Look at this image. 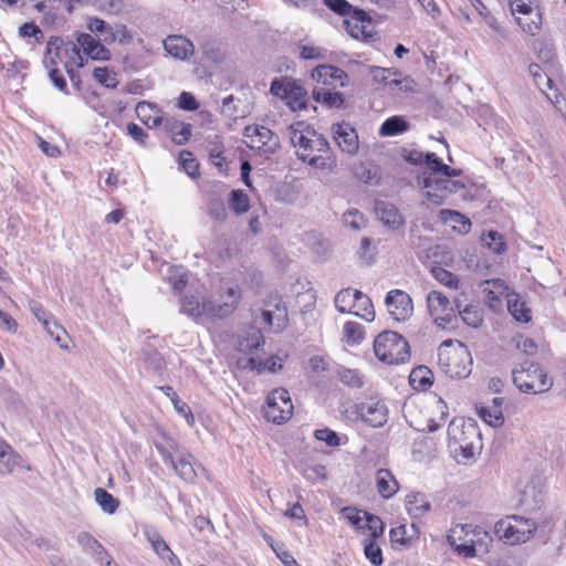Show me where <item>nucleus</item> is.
Here are the masks:
<instances>
[{
  "instance_id": "obj_55",
  "label": "nucleus",
  "mask_w": 566,
  "mask_h": 566,
  "mask_svg": "<svg viewBox=\"0 0 566 566\" xmlns=\"http://www.w3.org/2000/svg\"><path fill=\"white\" fill-rule=\"evenodd\" d=\"M324 3L335 13L347 19L357 8L346 0H324Z\"/></svg>"
},
{
  "instance_id": "obj_57",
  "label": "nucleus",
  "mask_w": 566,
  "mask_h": 566,
  "mask_svg": "<svg viewBox=\"0 0 566 566\" xmlns=\"http://www.w3.org/2000/svg\"><path fill=\"white\" fill-rule=\"evenodd\" d=\"M528 71L531 75L534 77L535 85L544 92V87H552V80L542 72V69L538 64H531L528 66Z\"/></svg>"
},
{
  "instance_id": "obj_60",
  "label": "nucleus",
  "mask_w": 566,
  "mask_h": 566,
  "mask_svg": "<svg viewBox=\"0 0 566 566\" xmlns=\"http://www.w3.org/2000/svg\"><path fill=\"white\" fill-rule=\"evenodd\" d=\"M364 553L366 558L375 566H380L384 562L382 552L380 547L374 543L369 542L364 547Z\"/></svg>"
},
{
  "instance_id": "obj_63",
  "label": "nucleus",
  "mask_w": 566,
  "mask_h": 566,
  "mask_svg": "<svg viewBox=\"0 0 566 566\" xmlns=\"http://www.w3.org/2000/svg\"><path fill=\"white\" fill-rule=\"evenodd\" d=\"M19 34L22 38H34L40 42L43 38L42 30L33 22H25L19 28Z\"/></svg>"
},
{
  "instance_id": "obj_46",
  "label": "nucleus",
  "mask_w": 566,
  "mask_h": 566,
  "mask_svg": "<svg viewBox=\"0 0 566 566\" xmlns=\"http://www.w3.org/2000/svg\"><path fill=\"white\" fill-rule=\"evenodd\" d=\"M516 22L523 30V32L535 35L541 30V15L538 12L527 13L521 17H516Z\"/></svg>"
},
{
  "instance_id": "obj_39",
  "label": "nucleus",
  "mask_w": 566,
  "mask_h": 566,
  "mask_svg": "<svg viewBox=\"0 0 566 566\" xmlns=\"http://www.w3.org/2000/svg\"><path fill=\"white\" fill-rule=\"evenodd\" d=\"M409 380L416 390L426 391L432 385V373L428 367L419 366L412 369Z\"/></svg>"
},
{
  "instance_id": "obj_37",
  "label": "nucleus",
  "mask_w": 566,
  "mask_h": 566,
  "mask_svg": "<svg viewBox=\"0 0 566 566\" xmlns=\"http://www.w3.org/2000/svg\"><path fill=\"white\" fill-rule=\"evenodd\" d=\"M424 163L430 169L429 174H432L433 176L457 177L460 175V170L443 164L434 153H427Z\"/></svg>"
},
{
  "instance_id": "obj_26",
  "label": "nucleus",
  "mask_w": 566,
  "mask_h": 566,
  "mask_svg": "<svg viewBox=\"0 0 566 566\" xmlns=\"http://www.w3.org/2000/svg\"><path fill=\"white\" fill-rule=\"evenodd\" d=\"M147 539L149 541L154 552L158 555L160 559L167 562L170 565L180 566V560L177 555L170 549L169 545L161 537V535L156 532H148Z\"/></svg>"
},
{
  "instance_id": "obj_44",
  "label": "nucleus",
  "mask_w": 566,
  "mask_h": 566,
  "mask_svg": "<svg viewBox=\"0 0 566 566\" xmlns=\"http://www.w3.org/2000/svg\"><path fill=\"white\" fill-rule=\"evenodd\" d=\"M229 207L235 214L248 212L250 209V200L248 195L240 189L232 190L229 197Z\"/></svg>"
},
{
  "instance_id": "obj_45",
  "label": "nucleus",
  "mask_w": 566,
  "mask_h": 566,
  "mask_svg": "<svg viewBox=\"0 0 566 566\" xmlns=\"http://www.w3.org/2000/svg\"><path fill=\"white\" fill-rule=\"evenodd\" d=\"M262 321L269 327H272L275 331H281L286 323V312L284 308H280V306H276L275 313L270 310H263Z\"/></svg>"
},
{
  "instance_id": "obj_32",
  "label": "nucleus",
  "mask_w": 566,
  "mask_h": 566,
  "mask_svg": "<svg viewBox=\"0 0 566 566\" xmlns=\"http://www.w3.org/2000/svg\"><path fill=\"white\" fill-rule=\"evenodd\" d=\"M164 126L176 145H185L191 136V125L179 119L167 118Z\"/></svg>"
},
{
  "instance_id": "obj_42",
  "label": "nucleus",
  "mask_w": 566,
  "mask_h": 566,
  "mask_svg": "<svg viewBox=\"0 0 566 566\" xmlns=\"http://www.w3.org/2000/svg\"><path fill=\"white\" fill-rule=\"evenodd\" d=\"M223 149V144L218 135H214L208 140V153L210 161L220 169H222L226 165Z\"/></svg>"
},
{
  "instance_id": "obj_31",
  "label": "nucleus",
  "mask_w": 566,
  "mask_h": 566,
  "mask_svg": "<svg viewBox=\"0 0 566 566\" xmlns=\"http://www.w3.org/2000/svg\"><path fill=\"white\" fill-rule=\"evenodd\" d=\"M136 113L138 118L149 128H156L165 123L160 109L149 102H139L136 106Z\"/></svg>"
},
{
  "instance_id": "obj_23",
  "label": "nucleus",
  "mask_w": 566,
  "mask_h": 566,
  "mask_svg": "<svg viewBox=\"0 0 566 566\" xmlns=\"http://www.w3.org/2000/svg\"><path fill=\"white\" fill-rule=\"evenodd\" d=\"M312 78L324 86H332L335 88L337 85H345L347 75L337 66L323 64L312 71Z\"/></svg>"
},
{
  "instance_id": "obj_17",
  "label": "nucleus",
  "mask_w": 566,
  "mask_h": 566,
  "mask_svg": "<svg viewBox=\"0 0 566 566\" xmlns=\"http://www.w3.org/2000/svg\"><path fill=\"white\" fill-rule=\"evenodd\" d=\"M385 302L389 314L398 322H405L412 315V300L410 295L402 290L389 291Z\"/></svg>"
},
{
  "instance_id": "obj_25",
  "label": "nucleus",
  "mask_w": 566,
  "mask_h": 566,
  "mask_svg": "<svg viewBox=\"0 0 566 566\" xmlns=\"http://www.w3.org/2000/svg\"><path fill=\"white\" fill-rule=\"evenodd\" d=\"M375 211L378 219L390 229H398L405 223V219L398 208L390 202L377 201Z\"/></svg>"
},
{
  "instance_id": "obj_19",
  "label": "nucleus",
  "mask_w": 566,
  "mask_h": 566,
  "mask_svg": "<svg viewBox=\"0 0 566 566\" xmlns=\"http://www.w3.org/2000/svg\"><path fill=\"white\" fill-rule=\"evenodd\" d=\"M344 24L352 38L357 40H367L373 36V22L370 17L360 9H356Z\"/></svg>"
},
{
  "instance_id": "obj_11",
  "label": "nucleus",
  "mask_w": 566,
  "mask_h": 566,
  "mask_svg": "<svg viewBox=\"0 0 566 566\" xmlns=\"http://www.w3.org/2000/svg\"><path fill=\"white\" fill-rule=\"evenodd\" d=\"M270 92L284 101L292 111H300L306 106V92L291 78H275L271 83Z\"/></svg>"
},
{
  "instance_id": "obj_16",
  "label": "nucleus",
  "mask_w": 566,
  "mask_h": 566,
  "mask_svg": "<svg viewBox=\"0 0 566 566\" xmlns=\"http://www.w3.org/2000/svg\"><path fill=\"white\" fill-rule=\"evenodd\" d=\"M480 433L472 422H465L463 419H453L448 427V447L450 451L468 441H478Z\"/></svg>"
},
{
  "instance_id": "obj_56",
  "label": "nucleus",
  "mask_w": 566,
  "mask_h": 566,
  "mask_svg": "<svg viewBox=\"0 0 566 566\" xmlns=\"http://www.w3.org/2000/svg\"><path fill=\"white\" fill-rule=\"evenodd\" d=\"M300 56L303 60H324L326 56V50L308 45V44H300Z\"/></svg>"
},
{
  "instance_id": "obj_51",
  "label": "nucleus",
  "mask_w": 566,
  "mask_h": 566,
  "mask_svg": "<svg viewBox=\"0 0 566 566\" xmlns=\"http://www.w3.org/2000/svg\"><path fill=\"white\" fill-rule=\"evenodd\" d=\"M180 168L191 178L199 176V164L193 158L192 154L188 150H182L179 154Z\"/></svg>"
},
{
  "instance_id": "obj_49",
  "label": "nucleus",
  "mask_w": 566,
  "mask_h": 566,
  "mask_svg": "<svg viewBox=\"0 0 566 566\" xmlns=\"http://www.w3.org/2000/svg\"><path fill=\"white\" fill-rule=\"evenodd\" d=\"M264 343L263 335L260 329H251L245 337L239 340V350L252 352L261 347Z\"/></svg>"
},
{
  "instance_id": "obj_14",
  "label": "nucleus",
  "mask_w": 566,
  "mask_h": 566,
  "mask_svg": "<svg viewBox=\"0 0 566 566\" xmlns=\"http://www.w3.org/2000/svg\"><path fill=\"white\" fill-rule=\"evenodd\" d=\"M242 292L239 285L222 287L217 302L211 301L210 318L222 319L230 316L239 306Z\"/></svg>"
},
{
  "instance_id": "obj_6",
  "label": "nucleus",
  "mask_w": 566,
  "mask_h": 566,
  "mask_svg": "<svg viewBox=\"0 0 566 566\" xmlns=\"http://www.w3.org/2000/svg\"><path fill=\"white\" fill-rule=\"evenodd\" d=\"M514 385L525 394H541L548 391L553 380L538 364L524 361L512 371Z\"/></svg>"
},
{
  "instance_id": "obj_64",
  "label": "nucleus",
  "mask_w": 566,
  "mask_h": 566,
  "mask_svg": "<svg viewBox=\"0 0 566 566\" xmlns=\"http://www.w3.org/2000/svg\"><path fill=\"white\" fill-rule=\"evenodd\" d=\"M94 78L106 87H114L116 85V78L109 73L107 67H96L94 70Z\"/></svg>"
},
{
  "instance_id": "obj_53",
  "label": "nucleus",
  "mask_w": 566,
  "mask_h": 566,
  "mask_svg": "<svg viewBox=\"0 0 566 566\" xmlns=\"http://www.w3.org/2000/svg\"><path fill=\"white\" fill-rule=\"evenodd\" d=\"M207 213L217 221H224L228 217L224 202L220 198H211L208 202Z\"/></svg>"
},
{
  "instance_id": "obj_58",
  "label": "nucleus",
  "mask_w": 566,
  "mask_h": 566,
  "mask_svg": "<svg viewBox=\"0 0 566 566\" xmlns=\"http://www.w3.org/2000/svg\"><path fill=\"white\" fill-rule=\"evenodd\" d=\"M77 543L88 554H95L102 546L90 533L81 532L77 535Z\"/></svg>"
},
{
  "instance_id": "obj_47",
  "label": "nucleus",
  "mask_w": 566,
  "mask_h": 566,
  "mask_svg": "<svg viewBox=\"0 0 566 566\" xmlns=\"http://www.w3.org/2000/svg\"><path fill=\"white\" fill-rule=\"evenodd\" d=\"M355 302V291L350 289L340 290L334 298L335 307L339 313L353 314V304Z\"/></svg>"
},
{
  "instance_id": "obj_40",
  "label": "nucleus",
  "mask_w": 566,
  "mask_h": 566,
  "mask_svg": "<svg viewBox=\"0 0 566 566\" xmlns=\"http://www.w3.org/2000/svg\"><path fill=\"white\" fill-rule=\"evenodd\" d=\"M507 310L517 322L527 323L531 321V311L526 304L520 300L517 294L507 295Z\"/></svg>"
},
{
  "instance_id": "obj_28",
  "label": "nucleus",
  "mask_w": 566,
  "mask_h": 566,
  "mask_svg": "<svg viewBox=\"0 0 566 566\" xmlns=\"http://www.w3.org/2000/svg\"><path fill=\"white\" fill-rule=\"evenodd\" d=\"M419 534L420 528L417 524L412 523L410 526L401 524L390 530L389 537L392 544L410 546L419 537Z\"/></svg>"
},
{
  "instance_id": "obj_61",
  "label": "nucleus",
  "mask_w": 566,
  "mask_h": 566,
  "mask_svg": "<svg viewBox=\"0 0 566 566\" xmlns=\"http://www.w3.org/2000/svg\"><path fill=\"white\" fill-rule=\"evenodd\" d=\"M364 517L366 522V527L370 532V536L374 538L380 536L384 532L382 521L378 516L369 513H364Z\"/></svg>"
},
{
  "instance_id": "obj_22",
  "label": "nucleus",
  "mask_w": 566,
  "mask_h": 566,
  "mask_svg": "<svg viewBox=\"0 0 566 566\" xmlns=\"http://www.w3.org/2000/svg\"><path fill=\"white\" fill-rule=\"evenodd\" d=\"M164 48L170 56L181 61L189 60L195 53L193 43L180 34L168 35L164 40Z\"/></svg>"
},
{
  "instance_id": "obj_35",
  "label": "nucleus",
  "mask_w": 566,
  "mask_h": 566,
  "mask_svg": "<svg viewBox=\"0 0 566 566\" xmlns=\"http://www.w3.org/2000/svg\"><path fill=\"white\" fill-rule=\"evenodd\" d=\"M353 314L367 322L375 319V310L370 298L360 291L355 290V302L353 304Z\"/></svg>"
},
{
  "instance_id": "obj_10",
  "label": "nucleus",
  "mask_w": 566,
  "mask_h": 566,
  "mask_svg": "<svg viewBox=\"0 0 566 566\" xmlns=\"http://www.w3.org/2000/svg\"><path fill=\"white\" fill-rule=\"evenodd\" d=\"M292 415L293 403L289 391L284 388L273 389L266 397L264 417L273 423L281 424L287 421Z\"/></svg>"
},
{
  "instance_id": "obj_20",
  "label": "nucleus",
  "mask_w": 566,
  "mask_h": 566,
  "mask_svg": "<svg viewBox=\"0 0 566 566\" xmlns=\"http://www.w3.org/2000/svg\"><path fill=\"white\" fill-rule=\"evenodd\" d=\"M87 29L90 32L98 36V40L96 41L99 44H102L101 42L113 43L119 38V35H122L119 39V41H122L126 39L127 35V29L125 25L118 24L114 28L99 18H91L87 22Z\"/></svg>"
},
{
  "instance_id": "obj_3",
  "label": "nucleus",
  "mask_w": 566,
  "mask_h": 566,
  "mask_svg": "<svg viewBox=\"0 0 566 566\" xmlns=\"http://www.w3.org/2000/svg\"><path fill=\"white\" fill-rule=\"evenodd\" d=\"M493 538L483 527L474 524H458L448 535V543L454 552L465 558L485 555L492 547Z\"/></svg>"
},
{
  "instance_id": "obj_36",
  "label": "nucleus",
  "mask_w": 566,
  "mask_h": 566,
  "mask_svg": "<svg viewBox=\"0 0 566 566\" xmlns=\"http://www.w3.org/2000/svg\"><path fill=\"white\" fill-rule=\"evenodd\" d=\"M283 360L284 358L280 355H273L265 360L251 357L248 359L245 367H249L251 370H254L258 374H261L265 370L275 373L282 369Z\"/></svg>"
},
{
  "instance_id": "obj_33",
  "label": "nucleus",
  "mask_w": 566,
  "mask_h": 566,
  "mask_svg": "<svg viewBox=\"0 0 566 566\" xmlns=\"http://www.w3.org/2000/svg\"><path fill=\"white\" fill-rule=\"evenodd\" d=\"M455 307L462 321L470 327L478 328L483 323V311L478 304H467L462 307L460 298L454 300Z\"/></svg>"
},
{
  "instance_id": "obj_13",
  "label": "nucleus",
  "mask_w": 566,
  "mask_h": 566,
  "mask_svg": "<svg viewBox=\"0 0 566 566\" xmlns=\"http://www.w3.org/2000/svg\"><path fill=\"white\" fill-rule=\"evenodd\" d=\"M165 463H169L176 474L187 483H193L197 479L198 471L195 458L189 452H179L172 454L163 447H157Z\"/></svg>"
},
{
  "instance_id": "obj_34",
  "label": "nucleus",
  "mask_w": 566,
  "mask_h": 566,
  "mask_svg": "<svg viewBox=\"0 0 566 566\" xmlns=\"http://www.w3.org/2000/svg\"><path fill=\"white\" fill-rule=\"evenodd\" d=\"M507 286L502 280H490L483 284V293L485 294V302L492 310H497L501 306V296L505 293Z\"/></svg>"
},
{
  "instance_id": "obj_50",
  "label": "nucleus",
  "mask_w": 566,
  "mask_h": 566,
  "mask_svg": "<svg viewBox=\"0 0 566 566\" xmlns=\"http://www.w3.org/2000/svg\"><path fill=\"white\" fill-rule=\"evenodd\" d=\"M337 375L343 384L353 388H360L364 385V377L357 369L340 367Z\"/></svg>"
},
{
  "instance_id": "obj_43",
  "label": "nucleus",
  "mask_w": 566,
  "mask_h": 566,
  "mask_svg": "<svg viewBox=\"0 0 566 566\" xmlns=\"http://www.w3.org/2000/svg\"><path fill=\"white\" fill-rule=\"evenodd\" d=\"M94 495L96 503L107 514H114L119 506V501L102 488H97Z\"/></svg>"
},
{
  "instance_id": "obj_4",
  "label": "nucleus",
  "mask_w": 566,
  "mask_h": 566,
  "mask_svg": "<svg viewBox=\"0 0 566 566\" xmlns=\"http://www.w3.org/2000/svg\"><path fill=\"white\" fill-rule=\"evenodd\" d=\"M438 365L450 378H465L471 374L472 356L462 342L447 339L438 348Z\"/></svg>"
},
{
  "instance_id": "obj_27",
  "label": "nucleus",
  "mask_w": 566,
  "mask_h": 566,
  "mask_svg": "<svg viewBox=\"0 0 566 566\" xmlns=\"http://www.w3.org/2000/svg\"><path fill=\"white\" fill-rule=\"evenodd\" d=\"M15 468L31 470V468L25 464L23 458L8 443L6 449L0 453V474L9 475L13 473Z\"/></svg>"
},
{
  "instance_id": "obj_24",
  "label": "nucleus",
  "mask_w": 566,
  "mask_h": 566,
  "mask_svg": "<svg viewBox=\"0 0 566 566\" xmlns=\"http://www.w3.org/2000/svg\"><path fill=\"white\" fill-rule=\"evenodd\" d=\"M504 399L494 397L490 405L481 403L476 406L478 416L489 426L493 428L501 427L504 423L502 405Z\"/></svg>"
},
{
  "instance_id": "obj_9",
  "label": "nucleus",
  "mask_w": 566,
  "mask_h": 566,
  "mask_svg": "<svg viewBox=\"0 0 566 566\" xmlns=\"http://www.w3.org/2000/svg\"><path fill=\"white\" fill-rule=\"evenodd\" d=\"M452 177H439L432 174H424L421 185L428 200L434 205H442L451 195L464 188L463 182L451 180Z\"/></svg>"
},
{
  "instance_id": "obj_62",
  "label": "nucleus",
  "mask_w": 566,
  "mask_h": 566,
  "mask_svg": "<svg viewBox=\"0 0 566 566\" xmlns=\"http://www.w3.org/2000/svg\"><path fill=\"white\" fill-rule=\"evenodd\" d=\"M314 436L317 440L324 441L329 447H337L340 444L338 434L328 428L315 430Z\"/></svg>"
},
{
  "instance_id": "obj_30",
  "label": "nucleus",
  "mask_w": 566,
  "mask_h": 566,
  "mask_svg": "<svg viewBox=\"0 0 566 566\" xmlns=\"http://www.w3.org/2000/svg\"><path fill=\"white\" fill-rule=\"evenodd\" d=\"M405 505L412 518L423 517L431 509L430 502L423 493L416 492L406 496Z\"/></svg>"
},
{
  "instance_id": "obj_18",
  "label": "nucleus",
  "mask_w": 566,
  "mask_h": 566,
  "mask_svg": "<svg viewBox=\"0 0 566 566\" xmlns=\"http://www.w3.org/2000/svg\"><path fill=\"white\" fill-rule=\"evenodd\" d=\"M211 301H201L198 295L185 294L180 300V313L191 317L197 323L211 321Z\"/></svg>"
},
{
  "instance_id": "obj_12",
  "label": "nucleus",
  "mask_w": 566,
  "mask_h": 566,
  "mask_svg": "<svg viewBox=\"0 0 566 566\" xmlns=\"http://www.w3.org/2000/svg\"><path fill=\"white\" fill-rule=\"evenodd\" d=\"M427 306L436 325L441 328L453 327L457 315L449 298L438 291H431L427 295Z\"/></svg>"
},
{
  "instance_id": "obj_38",
  "label": "nucleus",
  "mask_w": 566,
  "mask_h": 566,
  "mask_svg": "<svg viewBox=\"0 0 566 566\" xmlns=\"http://www.w3.org/2000/svg\"><path fill=\"white\" fill-rule=\"evenodd\" d=\"M409 129V123L402 116H391L387 118L379 128V135L382 137L397 136Z\"/></svg>"
},
{
  "instance_id": "obj_54",
  "label": "nucleus",
  "mask_w": 566,
  "mask_h": 566,
  "mask_svg": "<svg viewBox=\"0 0 566 566\" xmlns=\"http://www.w3.org/2000/svg\"><path fill=\"white\" fill-rule=\"evenodd\" d=\"M343 221L346 227H349L353 230H360L365 227L366 220L361 212L357 209H349L343 214Z\"/></svg>"
},
{
  "instance_id": "obj_1",
  "label": "nucleus",
  "mask_w": 566,
  "mask_h": 566,
  "mask_svg": "<svg viewBox=\"0 0 566 566\" xmlns=\"http://www.w3.org/2000/svg\"><path fill=\"white\" fill-rule=\"evenodd\" d=\"M92 60L106 61L109 59V51L99 44L90 33H78L76 43L63 42L60 39L49 41L43 63L46 69L57 67L63 64L72 82L75 81L74 69L84 65L83 55Z\"/></svg>"
},
{
  "instance_id": "obj_5",
  "label": "nucleus",
  "mask_w": 566,
  "mask_h": 566,
  "mask_svg": "<svg viewBox=\"0 0 566 566\" xmlns=\"http://www.w3.org/2000/svg\"><path fill=\"white\" fill-rule=\"evenodd\" d=\"M374 352L380 361L388 365L405 364L410 357L408 342L391 331H385L375 338Z\"/></svg>"
},
{
  "instance_id": "obj_21",
  "label": "nucleus",
  "mask_w": 566,
  "mask_h": 566,
  "mask_svg": "<svg viewBox=\"0 0 566 566\" xmlns=\"http://www.w3.org/2000/svg\"><path fill=\"white\" fill-rule=\"evenodd\" d=\"M334 140L343 153L354 155L358 150V135L348 123L335 124L332 127Z\"/></svg>"
},
{
  "instance_id": "obj_8",
  "label": "nucleus",
  "mask_w": 566,
  "mask_h": 566,
  "mask_svg": "<svg viewBox=\"0 0 566 566\" xmlns=\"http://www.w3.org/2000/svg\"><path fill=\"white\" fill-rule=\"evenodd\" d=\"M245 144L260 156L270 158L280 149V138L271 129L261 125H250L243 133Z\"/></svg>"
},
{
  "instance_id": "obj_52",
  "label": "nucleus",
  "mask_w": 566,
  "mask_h": 566,
  "mask_svg": "<svg viewBox=\"0 0 566 566\" xmlns=\"http://www.w3.org/2000/svg\"><path fill=\"white\" fill-rule=\"evenodd\" d=\"M301 474L310 482L325 480L327 476L326 468L323 464H305L300 469Z\"/></svg>"
},
{
  "instance_id": "obj_15",
  "label": "nucleus",
  "mask_w": 566,
  "mask_h": 566,
  "mask_svg": "<svg viewBox=\"0 0 566 566\" xmlns=\"http://www.w3.org/2000/svg\"><path fill=\"white\" fill-rule=\"evenodd\" d=\"M356 415L371 427H382L388 420V409L384 401L369 398L355 406Z\"/></svg>"
},
{
  "instance_id": "obj_2",
  "label": "nucleus",
  "mask_w": 566,
  "mask_h": 566,
  "mask_svg": "<svg viewBox=\"0 0 566 566\" xmlns=\"http://www.w3.org/2000/svg\"><path fill=\"white\" fill-rule=\"evenodd\" d=\"M287 132L300 160L321 170L332 171L335 168L336 160L331 156L328 142L323 135L305 125L304 122L292 124Z\"/></svg>"
},
{
  "instance_id": "obj_41",
  "label": "nucleus",
  "mask_w": 566,
  "mask_h": 566,
  "mask_svg": "<svg viewBox=\"0 0 566 566\" xmlns=\"http://www.w3.org/2000/svg\"><path fill=\"white\" fill-rule=\"evenodd\" d=\"M313 97L316 102L323 103L328 107H340L344 103L343 95L339 92H332L327 88H314Z\"/></svg>"
},
{
  "instance_id": "obj_48",
  "label": "nucleus",
  "mask_w": 566,
  "mask_h": 566,
  "mask_svg": "<svg viewBox=\"0 0 566 566\" xmlns=\"http://www.w3.org/2000/svg\"><path fill=\"white\" fill-rule=\"evenodd\" d=\"M343 332L346 343L350 346L361 343L365 336L363 325L357 322H346Z\"/></svg>"
},
{
  "instance_id": "obj_29",
  "label": "nucleus",
  "mask_w": 566,
  "mask_h": 566,
  "mask_svg": "<svg viewBox=\"0 0 566 566\" xmlns=\"http://www.w3.org/2000/svg\"><path fill=\"white\" fill-rule=\"evenodd\" d=\"M376 488L381 497L390 499L398 492L399 484L389 470L380 469L376 473Z\"/></svg>"
},
{
  "instance_id": "obj_7",
  "label": "nucleus",
  "mask_w": 566,
  "mask_h": 566,
  "mask_svg": "<svg viewBox=\"0 0 566 566\" xmlns=\"http://www.w3.org/2000/svg\"><path fill=\"white\" fill-rule=\"evenodd\" d=\"M536 531L533 520L510 515L497 521L494 525L495 536L505 544L516 545L527 542Z\"/></svg>"
},
{
  "instance_id": "obj_59",
  "label": "nucleus",
  "mask_w": 566,
  "mask_h": 566,
  "mask_svg": "<svg viewBox=\"0 0 566 566\" xmlns=\"http://www.w3.org/2000/svg\"><path fill=\"white\" fill-rule=\"evenodd\" d=\"M433 274L441 284L451 289H458L459 279L450 271L439 268L433 270Z\"/></svg>"
}]
</instances>
